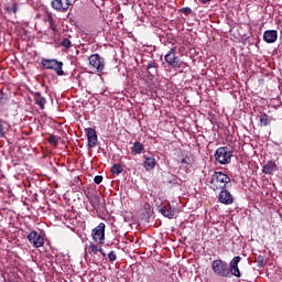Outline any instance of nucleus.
I'll return each mask as SVG.
<instances>
[{
    "mask_svg": "<svg viewBox=\"0 0 282 282\" xmlns=\"http://www.w3.org/2000/svg\"><path fill=\"white\" fill-rule=\"evenodd\" d=\"M228 184H230V176L228 174L214 172L209 181V188L212 191H223L224 188H228Z\"/></svg>",
    "mask_w": 282,
    "mask_h": 282,
    "instance_id": "1",
    "label": "nucleus"
},
{
    "mask_svg": "<svg viewBox=\"0 0 282 282\" xmlns=\"http://www.w3.org/2000/svg\"><path fill=\"white\" fill-rule=\"evenodd\" d=\"M212 270L216 276L221 279H230V270L228 269V262L223 259H216L212 262Z\"/></svg>",
    "mask_w": 282,
    "mask_h": 282,
    "instance_id": "2",
    "label": "nucleus"
},
{
    "mask_svg": "<svg viewBox=\"0 0 282 282\" xmlns=\"http://www.w3.org/2000/svg\"><path fill=\"white\" fill-rule=\"evenodd\" d=\"M42 67H44V69H53V72H55V74H57V76H65V70H63V62H59L56 58H43L41 62Z\"/></svg>",
    "mask_w": 282,
    "mask_h": 282,
    "instance_id": "3",
    "label": "nucleus"
},
{
    "mask_svg": "<svg viewBox=\"0 0 282 282\" xmlns=\"http://www.w3.org/2000/svg\"><path fill=\"white\" fill-rule=\"evenodd\" d=\"M214 158L219 164H230L232 151L228 147H220L216 150Z\"/></svg>",
    "mask_w": 282,
    "mask_h": 282,
    "instance_id": "4",
    "label": "nucleus"
},
{
    "mask_svg": "<svg viewBox=\"0 0 282 282\" xmlns=\"http://www.w3.org/2000/svg\"><path fill=\"white\" fill-rule=\"evenodd\" d=\"M176 52L177 48L172 47L164 56L165 63H167L170 67H173V69H180V67H182V62L180 59V56H177Z\"/></svg>",
    "mask_w": 282,
    "mask_h": 282,
    "instance_id": "5",
    "label": "nucleus"
},
{
    "mask_svg": "<svg viewBox=\"0 0 282 282\" xmlns=\"http://www.w3.org/2000/svg\"><path fill=\"white\" fill-rule=\"evenodd\" d=\"M26 239L33 248H43L45 246V238H43V235L39 234L36 230L31 231Z\"/></svg>",
    "mask_w": 282,
    "mask_h": 282,
    "instance_id": "6",
    "label": "nucleus"
},
{
    "mask_svg": "<svg viewBox=\"0 0 282 282\" xmlns=\"http://www.w3.org/2000/svg\"><path fill=\"white\" fill-rule=\"evenodd\" d=\"M105 223H100L97 227L91 230V237L95 243H104L105 242Z\"/></svg>",
    "mask_w": 282,
    "mask_h": 282,
    "instance_id": "7",
    "label": "nucleus"
},
{
    "mask_svg": "<svg viewBox=\"0 0 282 282\" xmlns=\"http://www.w3.org/2000/svg\"><path fill=\"white\" fill-rule=\"evenodd\" d=\"M72 2L69 0H51V8L55 12H67Z\"/></svg>",
    "mask_w": 282,
    "mask_h": 282,
    "instance_id": "8",
    "label": "nucleus"
},
{
    "mask_svg": "<svg viewBox=\"0 0 282 282\" xmlns=\"http://www.w3.org/2000/svg\"><path fill=\"white\" fill-rule=\"evenodd\" d=\"M193 166H195V155H193V153L183 154V158L181 159V169L188 173Z\"/></svg>",
    "mask_w": 282,
    "mask_h": 282,
    "instance_id": "9",
    "label": "nucleus"
},
{
    "mask_svg": "<svg viewBox=\"0 0 282 282\" xmlns=\"http://www.w3.org/2000/svg\"><path fill=\"white\" fill-rule=\"evenodd\" d=\"M89 65L97 72L105 69V59L99 54H93L89 56Z\"/></svg>",
    "mask_w": 282,
    "mask_h": 282,
    "instance_id": "10",
    "label": "nucleus"
},
{
    "mask_svg": "<svg viewBox=\"0 0 282 282\" xmlns=\"http://www.w3.org/2000/svg\"><path fill=\"white\" fill-rule=\"evenodd\" d=\"M85 133L88 140V149H95L96 144H98V134L96 133V129L86 128Z\"/></svg>",
    "mask_w": 282,
    "mask_h": 282,
    "instance_id": "11",
    "label": "nucleus"
},
{
    "mask_svg": "<svg viewBox=\"0 0 282 282\" xmlns=\"http://www.w3.org/2000/svg\"><path fill=\"white\" fill-rule=\"evenodd\" d=\"M218 202L225 204V206H230V204H234L235 197H232V194L228 189L224 188L218 195Z\"/></svg>",
    "mask_w": 282,
    "mask_h": 282,
    "instance_id": "12",
    "label": "nucleus"
},
{
    "mask_svg": "<svg viewBox=\"0 0 282 282\" xmlns=\"http://www.w3.org/2000/svg\"><path fill=\"white\" fill-rule=\"evenodd\" d=\"M276 39H279V33L276 30H268L263 33V41L265 43H276Z\"/></svg>",
    "mask_w": 282,
    "mask_h": 282,
    "instance_id": "13",
    "label": "nucleus"
},
{
    "mask_svg": "<svg viewBox=\"0 0 282 282\" xmlns=\"http://www.w3.org/2000/svg\"><path fill=\"white\" fill-rule=\"evenodd\" d=\"M33 98H34V102L35 105H37V107H40V109H45V105H47V99H45V97L41 96V93H33Z\"/></svg>",
    "mask_w": 282,
    "mask_h": 282,
    "instance_id": "14",
    "label": "nucleus"
},
{
    "mask_svg": "<svg viewBox=\"0 0 282 282\" xmlns=\"http://www.w3.org/2000/svg\"><path fill=\"white\" fill-rule=\"evenodd\" d=\"M156 164H158V161H155V158L147 156L143 161V169H145V171H153Z\"/></svg>",
    "mask_w": 282,
    "mask_h": 282,
    "instance_id": "15",
    "label": "nucleus"
},
{
    "mask_svg": "<svg viewBox=\"0 0 282 282\" xmlns=\"http://www.w3.org/2000/svg\"><path fill=\"white\" fill-rule=\"evenodd\" d=\"M276 171V163L274 161H268L263 166H262V173L265 175H272Z\"/></svg>",
    "mask_w": 282,
    "mask_h": 282,
    "instance_id": "16",
    "label": "nucleus"
},
{
    "mask_svg": "<svg viewBox=\"0 0 282 282\" xmlns=\"http://www.w3.org/2000/svg\"><path fill=\"white\" fill-rule=\"evenodd\" d=\"M159 213H161L163 217H167V219H173L175 217V209H171V206L160 208Z\"/></svg>",
    "mask_w": 282,
    "mask_h": 282,
    "instance_id": "17",
    "label": "nucleus"
},
{
    "mask_svg": "<svg viewBox=\"0 0 282 282\" xmlns=\"http://www.w3.org/2000/svg\"><path fill=\"white\" fill-rule=\"evenodd\" d=\"M132 155H140L144 151V144L140 141H135L132 147L130 148Z\"/></svg>",
    "mask_w": 282,
    "mask_h": 282,
    "instance_id": "18",
    "label": "nucleus"
},
{
    "mask_svg": "<svg viewBox=\"0 0 282 282\" xmlns=\"http://www.w3.org/2000/svg\"><path fill=\"white\" fill-rule=\"evenodd\" d=\"M228 270H229V279H230V276H236L237 279H241V271L239 270V265L230 267L228 264Z\"/></svg>",
    "mask_w": 282,
    "mask_h": 282,
    "instance_id": "19",
    "label": "nucleus"
},
{
    "mask_svg": "<svg viewBox=\"0 0 282 282\" xmlns=\"http://www.w3.org/2000/svg\"><path fill=\"white\" fill-rule=\"evenodd\" d=\"M90 206L96 208V206H100V196L98 194H91L90 198H88Z\"/></svg>",
    "mask_w": 282,
    "mask_h": 282,
    "instance_id": "20",
    "label": "nucleus"
},
{
    "mask_svg": "<svg viewBox=\"0 0 282 282\" xmlns=\"http://www.w3.org/2000/svg\"><path fill=\"white\" fill-rule=\"evenodd\" d=\"M110 171H111L112 175H120V173H122V171H124V169L122 167V164L116 163L112 165Z\"/></svg>",
    "mask_w": 282,
    "mask_h": 282,
    "instance_id": "21",
    "label": "nucleus"
},
{
    "mask_svg": "<svg viewBox=\"0 0 282 282\" xmlns=\"http://www.w3.org/2000/svg\"><path fill=\"white\" fill-rule=\"evenodd\" d=\"M260 123H261V127H268V124H270V118L268 117V113L263 112L260 116Z\"/></svg>",
    "mask_w": 282,
    "mask_h": 282,
    "instance_id": "22",
    "label": "nucleus"
},
{
    "mask_svg": "<svg viewBox=\"0 0 282 282\" xmlns=\"http://www.w3.org/2000/svg\"><path fill=\"white\" fill-rule=\"evenodd\" d=\"M147 67H148V69H154V70H152V73L149 72L150 76H155V74H158V63L150 62Z\"/></svg>",
    "mask_w": 282,
    "mask_h": 282,
    "instance_id": "23",
    "label": "nucleus"
},
{
    "mask_svg": "<svg viewBox=\"0 0 282 282\" xmlns=\"http://www.w3.org/2000/svg\"><path fill=\"white\" fill-rule=\"evenodd\" d=\"M98 245H94V242H91L88 247V254H90L91 257H94V254H98Z\"/></svg>",
    "mask_w": 282,
    "mask_h": 282,
    "instance_id": "24",
    "label": "nucleus"
},
{
    "mask_svg": "<svg viewBox=\"0 0 282 282\" xmlns=\"http://www.w3.org/2000/svg\"><path fill=\"white\" fill-rule=\"evenodd\" d=\"M58 140H61V138H58L56 134H51L48 137V143H51L52 147H57L58 145Z\"/></svg>",
    "mask_w": 282,
    "mask_h": 282,
    "instance_id": "25",
    "label": "nucleus"
},
{
    "mask_svg": "<svg viewBox=\"0 0 282 282\" xmlns=\"http://www.w3.org/2000/svg\"><path fill=\"white\" fill-rule=\"evenodd\" d=\"M239 263H241V257L236 256V257H234L232 260L230 261L229 268L238 267Z\"/></svg>",
    "mask_w": 282,
    "mask_h": 282,
    "instance_id": "26",
    "label": "nucleus"
},
{
    "mask_svg": "<svg viewBox=\"0 0 282 282\" xmlns=\"http://www.w3.org/2000/svg\"><path fill=\"white\" fill-rule=\"evenodd\" d=\"M62 47H65V50H69L72 47V40L64 37L61 42Z\"/></svg>",
    "mask_w": 282,
    "mask_h": 282,
    "instance_id": "27",
    "label": "nucleus"
},
{
    "mask_svg": "<svg viewBox=\"0 0 282 282\" xmlns=\"http://www.w3.org/2000/svg\"><path fill=\"white\" fill-rule=\"evenodd\" d=\"M180 12H182V14H185V17H188L189 14H193V9H191L189 7H185L182 8Z\"/></svg>",
    "mask_w": 282,
    "mask_h": 282,
    "instance_id": "28",
    "label": "nucleus"
},
{
    "mask_svg": "<svg viewBox=\"0 0 282 282\" xmlns=\"http://www.w3.org/2000/svg\"><path fill=\"white\" fill-rule=\"evenodd\" d=\"M257 263L258 268H263L265 265V258H263V256H258Z\"/></svg>",
    "mask_w": 282,
    "mask_h": 282,
    "instance_id": "29",
    "label": "nucleus"
},
{
    "mask_svg": "<svg viewBox=\"0 0 282 282\" xmlns=\"http://www.w3.org/2000/svg\"><path fill=\"white\" fill-rule=\"evenodd\" d=\"M6 102H8V95L0 90V105H6Z\"/></svg>",
    "mask_w": 282,
    "mask_h": 282,
    "instance_id": "30",
    "label": "nucleus"
},
{
    "mask_svg": "<svg viewBox=\"0 0 282 282\" xmlns=\"http://www.w3.org/2000/svg\"><path fill=\"white\" fill-rule=\"evenodd\" d=\"M8 12H13V14H17V12H19V4L18 3H13L11 8L7 9Z\"/></svg>",
    "mask_w": 282,
    "mask_h": 282,
    "instance_id": "31",
    "label": "nucleus"
},
{
    "mask_svg": "<svg viewBox=\"0 0 282 282\" xmlns=\"http://www.w3.org/2000/svg\"><path fill=\"white\" fill-rule=\"evenodd\" d=\"M108 259H109L110 263H113V261H116V259H118V256H116V251H110L108 253Z\"/></svg>",
    "mask_w": 282,
    "mask_h": 282,
    "instance_id": "32",
    "label": "nucleus"
},
{
    "mask_svg": "<svg viewBox=\"0 0 282 282\" xmlns=\"http://www.w3.org/2000/svg\"><path fill=\"white\" fill-rule=\"evenodd\" d=\"M6 135V127H3V122L0 121V138Z\"/></svg>",
    "mask_w": 282,
    "mask_h": 282,
    "instance_id": "33",
    "label": "nucleus"
},
{
    "mask_svg": "<svg viewBox=\"0 0 282 282\" xmlns=\"http://www.w3.org/2000/svg\"><path fill=\"white\" fill-rule=\"evenodd\" d=\"M95 184H102V175H97L94 178Z\"/></svg>",
    "mask_w": 282,
    "mask_h": 282,
    "instance_id": "34",
    "label": "nucleus"
},
{
    "mask_svg": "<svg viewBox=\"0 0 282 282\" xmlns=\"http://www.w3.org/2000/svg\"><path fill=\"white\" fill-rule=\"evenodd\" d=\"M84 195L87 197V199L91 198V193L89 192V189H84Z\"/></svg>",
    "mask_w": 282,
    "mask_h": 282,
    "instance_id": "35",
    "label": "nucleus"
},
{
    "mask_svg": "<svg viewBox=\"0 0 282 282\" xmlns=\"http://www.w3.org/2000/svg\"><path fill=\"white\" fill-rule=\"evenodd\" d=\"M98 252H100V254H101L104 258L107 257V253H105V251L101 249V247H99Z\"/></svg>",
    "mask_w": 282,
    "mask_h": 282,
    "instance_id": "36",
    "label": "nucleus"
},
{
    "mask_svg": "<svg viewBox=\"0 0 282 282\" xmlns=\"http://www.w3.org/2000/svg\"><path fill=\"white\" fill-rule=\"evenodd\" d=\"M200 3H210V0H199Z\"/></svg>",
    "mask_w": 282,
    "mask_h": 282,
    "instance_id": "37",
    "label": "nucleus"
},
{
    "mask_svg": "<svg viewBox=\"0 0 282 282\" xmlns=\"http://www.w3.org/2000/svg\"><path fill=\"white\" fill-rule=\"evenodd\" d=\"M149 72H151V74H153V72H154V68H151V69H149Z\"/></svg>",
    "mask_w": 282,
    "mask_h": 282,
    "instance_id": "38",
    "label": "nucleus"
}]
</instances>
